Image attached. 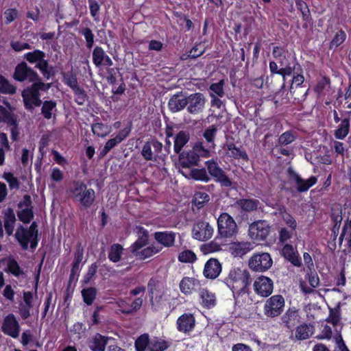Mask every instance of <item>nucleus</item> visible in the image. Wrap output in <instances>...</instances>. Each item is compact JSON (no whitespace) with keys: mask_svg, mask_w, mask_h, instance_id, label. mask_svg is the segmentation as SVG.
I'll return each instance as SVG.
<instances>
[{"mask_svg":"<svg viewBox=\"0 0 351 351\" xmlns=\"http://www.w3.org/2000/svg\"><path fill=\"white\" fill-rule=\"evenodd\" d=\"M217 131V128L215 125H210L208 128L204 133V137L206 140V141L210 144V147L214 149L215 147V144L214 143V139L216 135V132Z\"/></svg>","mask_w":351,"mask_h":351,"instance_id":"obj_46","label":"nucleus"},{"mask_svg":"<svg viewBox=\"0 0 351 351\" xmlns=\"http://www.w3.org/2000/svg\"><path fill=\"white\" fill-rule=\"evenodd\" d=\"M192 150L197 156V159L199 161L200 157L208 158L210 156V150L209 149L205 148L202 143H196Z\"/></svg>","mask_w":351,"mask_h":351,"instance_id":"obj_52","label":"nucleus"},{"mask_svg":"<svg viewBox=\"0 0 351 351\" xmlns=\"http://www.w3.org/2000/svg\"><path fill=\"white\" fill-rule=\"evenodd\" d=\"M162 149V144L158 141L153 140L145 143L141 154L146 160H155Z\"/></svg>","mask_w":351,"mask_h":351,"instance_id":"obj_15","label":"nucleus"},{"mask_svg":"<svg viewBox=\"0 0 351 351\" xmlns=\"http://www.w3.org/2000/svg\"><path fill=\"white\" fill-rule=\"evenodd\" d=\"M92 131L94 134L104 138L110 133L111 128L101 123H96L92 125Z\"/></svg>","mask_w":351,"mask_h":351,"instance_id":"obj_40","label":"nucleus"},{"mask_svg":"<svg viewBox=\"0 0 351 351\" xmlns=\"http://www.w3.org/2000/svg\"><path fill=\"white\" fill-rule=\"evenodd\" d=\"M255 292L260 296L267 297L270 295L274 289V283L268 277L261 276L254 282Z\"/></svg>","mask_w":351,"mask_h":351,"instance_id":"obj_12","label":"nucleus"},{"mask_svg":"<svg viewBox=\"0 0 351 351\" xmlns=\"http://www.w3.org/2000/svg\"><path fill=\"white\" fill-rule=\"evenodd\" d=\"M199 297L202 305L207 308L213 307L216 304V297L215 293L206 289H199Z\"/></svg>","mask_w":351,"mask_h":351,"instance_id":"obj_29","label":"nucleus"},{"mask_svg":"<svg viewBox=\"0 0 351 351\" xmlns=\"http://www.w3.org/2000/svg\"><path fill=\"white\" fill-rule=\"evenodd\" d=\"M169 347L166 341L154 337L150 339L149 351H164Z\"/></svg>","mask_w":351,"mask_h":351,"instance_id":"obj_37","label":"nucleus"},{"mask_svg":"<svg viewBox=\"0 0 351 351\" xmlns=\"http://www.w3.org/2000/svg\"><path fill=\"white\" fill-rule=\"evenodd\" d=\"M123 247L118 243L111 245L108 253V258L113 263H117L120 261L121 254L123 253Z\"/></svg>","mask_w":351,"mask_h":351,"instance_id":"obj_38","label":"nucleus"},{"mask_svg":"<svg viewBox=\"0 0 351 351\" xmlns=\"http://www.w3.org/2000/svg\"><path fill=\"white\" fill-rule=\"evenodd\" d=\"M33 217L34 215L31 208H23L18 212L19 219L25 223H29Z\"/></svg>","mask_w":351,"mask_h":351,"instance_id":"obj_55","label":"nucleus"},{"mask_svg":"<svg viewBox=\"0 0 351 351\" xmlns=\"http://www.w3.org/2000/svg\"><path fill=\"white\" fill-rule=\"evenodd\" d=\"M2 332L13 338H17L20 333V325L15 315L12 313L5 317L2 326Z\"/></svg>","mask_w":351,"mask_h":351,"instance_id":"obj_14","label":"nucleus"},{"mask_svg":"<svg viewBox=\"0 0 351 351\" xmlns=\"http://www.w3.org/2000/svg\"><path fill=\"white\" fill-rule=\"evenodd\" d=\"M186 97L180 98L178 94L173 95L169 99L168 106L173 112L183 110L186 106Z\"/></svg>","mask_w":351,"mask_h":351,"instance_id":"obj_31","label":"nucleus"},{"mask_svg":"<svg viewBox=\"0 0 351 351\" xmlns=\"http://www.w3.org/2000/svg\"><path fill=\"white\" fill-rule=\"evenodd\" d=\"M195 319L191 313H184L177 320V328L180 332H189L194 328Z\"/></svg>","mask_w":351,"mask_h":351,"instance_id":"obj_19","label":"nucleus"},{"mask_svg":"<svg viewBox=\"0 0 351 351\" xmlns=\"http://www.w3.org/2000/svg\"><path fill=\"white\" fill-rule=\"evenodd\" d=\"M14 77L19 82L27 80L32 82L36 81L38 79V75L36 71L23 62L16 66L14 73Z\"/></svg>","mask_w":351,"mask_h":351,"instance_id":"obj_11","label":"nucleus"},{"mask_svg":"<svg viewBox=\"0 0 351 351\" xmlns=\"http://www.w3.org/2000/svg\"><path fill=\"white\" fill-rule=\"evenodd\" d=\"M346 38V34L343 30H339L336 34L335 35L333 39L331 40L330 43V48H337L341 44H342Z\"/></svg>","mask_w":351,"mask_h":351,"instance_id":"obj_54","label":"nucleus"},{"mask_svg":"<svg viewBox=\"0 0 351 351\" xmlns=\"http://www.w3.org/2000/svg\"><path fill=\"white\" fill-rule=\"evenodd\" d=\"M81 34L84 36L86 41V47L90 49L94 43V34L91 29L88 27H85L82 29Z\"/></svg>","mask_w":351,"mask_h":351,"instance_id":"obj_60","label":"nucleus"},{"mask_svg":"<svg viewBox=\"0 0 351 351\" xmlns=\"http://www.w3.org/2000/svg\"><path fill=\"white\" fill-rule=\"evenodd\" d=\"M37 223L33 222L29 229H25L23 226H20L16 231L15 237L21 244L23 250H27L29 244L30 247L34 249L37 245Z\"/></svg>","mask_w":351,"mask_h":351,"instance_id":"obj_4","label":"nucleus"},{"mask_svg":"<svg viewBox=\"0 0 351 351\" xmlns=\"http://www.w3.org/2000/svg\"><path fill=\"white\" fill-rule=\"evenodd\" d=\"M176 234L172 232H157L154 233V239L165 247L173 245Z\"/></svg>","mask_w":351,"mask_h":351,"instance_id":"obj_28","label":"nucleus"},{"mask_svg":"<svg viewBox=\"0 0 351 351\" xmlns=\"http://www.w3.org/2000/svg\"><path fill=\"white\" fill-rule=\"evenodd\" d=\"M221 271V265L217 259L210 258L205 264L204 276L210 279L216 278Z\"/></svg>","mask_w":351,"mask_h":351,"instance_id":"obj_20","label":"nucleus"},{"mask_svg":"<svg viewBox=\"0 0 351 351\" xmlns=\"http://www.w3.org/2000/svg\"><path fill=\"white\" fill-rule=\"evenodd\" d=\"M221 250V245L214 241L203 244L200 247V250L204 254L219 252Z\"/></svg>","mask_w":351,"mask_h":351,"instance_id":"obj_47","label":"nucleus"},{"mask_svg":"<svg viewBox=\"0 0 351 351\" xmlns=\"http://www.w3.org/2000/svg\"><path fill=\"white\" fill-rule=\"evenodd\" d=\"M16 118L11 110L6 109L2 106H0V121L9 124H14L16 122Z\"/></svg>","mask_w":351,"mask_h":351,"instance_id":"obj_39","label":"nucleus"},{"mask_svg":"<svg viewBox=\"0 0 351 351\" xmlns=\"http://www.w3.org/2000/svg\"><path fill=\"white\" fill-rule=\"evenodd\" d=\"M218 234L222 238H230L237 232V225L234 219L228 213L219 215L217 219Z\"/></svg>","mask_w":351,"mask_h":351,"instance_id":"obj_5","label":"nucleus"},{"mask_svg":"<svg viewBox=\"0 0 351 351\" xmlns=\"http://www.w3.org/2000/svg\"><path fill=\"white\" fill-rule=\"evenodd\" d=\"M272 263L269 254L265 252L254 254L248 261L249 267L258 272L267 271L271 267Z\"/></svg>","mask_w":351,"mask_h":351,"instance_id":"obj_7","label":"nucleus"},{"mask_svg":"<svg viewBox=\"0 0 351 351\" xmlns=\"http://www.w3.org/2000/svg\"><path fill=\"white\" fill-rule=\"evenodd\" d=\"M314 328L311 324H302L297 326L295 330V337L291 338L295 341H302L310 338L313 334Z\"/></svg>","mask_w":351,"mask_h":351,"instance_id":"obj_25","label":"nucleus"},{"mask_svg":"<svg viewBox=\"0 0 351 351\" xmlns=\"http://www.w3.org/2000/svg\"><path fill=\"white\" fill-rule=\"evenodd\" d=\"M108 337L99 333L95 334L88 341V347L92 351H104Z\"/></svg>","mask_w":351,"mask_h":351,"instance_id":"obj_26","label":"nucleus"},{"mask_svg":"<svg viewBox=\"0 0 351 351\" xmlns=\"http://www.w3.org/2000/svg\"><path fill=\"white\" fill-rule=\"evenodd\" d=\"M269 229L270 227L266 221L258 220L250 225L248 234L252 239L261 241L267 237Z\"/></svg>","mask_w":351,"mask_h":351,"instance_id":"obj_9","label":"nucleus"},{"mask_svg":"<svg viewBox=\"0 0 351 351\" xmlns=\"http://www.w3.org/2000/svg\"><path fill=\"white\" fill-rule=\"evenodd\" d=\"M198 162L197 156L193 150L182 152L179 155L178 164L181 167L180 169L189 171V169H192L193 166L198 165Z\"/></svg>","mask_w":351,"mask_h":351,"instance_id":"obj_17","label":"nucleus"},{"mask_svg":"<svg viewBox=\"0 0 351 351\" xmlns=\"http://www.w3.org/2000/svg\"><path fill=\"white\" fill-rule=\"evenodd\" d=\"M213 227L206 221H198L194 224L192 234L193 237L199 241H206L210 239L213 234Z\"/></svg>","mask_w":351,"mask_h":351,"instance_id":"obj_13","label":"nucleus"},{"mask_svg":"<svg viewBox=\"0 0 351 351\" xmlns=\"http://www.w3.org/2000/svg\"><path fill=\"white\" fill-rule=\"evenodd\" d=\"M285 304V299L281 295H274L266 300L263 308L264 314L268 317H276L282 313Z\"/></svg>","mask_w":351,"mask_h":351,"instance_id":"obj_6","label":"nucleus"},{"mask_svg":"<svg viewBox=\"0 0 351 351\" xmlns=\"http://www.w3.org/2000/svg\"><path fill=\"white\" fill-rule=\"evenodd\" d=\"M283 256L295 266H300L301 261L291 245L286 244L282 250Z\"/></svg>","mask_w":351,"mask_h":351,"instance_id":"obj_30","label":"nucleus"},{"mask_svg":"<svg viewBox=\"0 0 351 351\" xmlns=\"http://www.w3.org/2000/svg\"><path fill=\"white\" fill-rule=\"evenodd\" d=\"M82 295L84 299V302L87 305H91L95 299L97 290L93 287L84 289L82 291Z\"/></svg>","mask_w":351,"mask_h":351,"instance_id":"obj_45","label":"nucleus"},{"mask_svg":"<svg viewBox=\"0 0 351 351\" xmlns=\"http://www.w3.org/2000/svg\"><path fill=\"white\" fill-rule=\"evenodd\" d=\"M189 141V133L186 131H180L174 138V152L176 154H179Z\"/></svg>","mask_w":351,"mask_h":351,"instance_id":"obj_32","label":"nucleus"},{"mask_svg":"<svg viewBox=\"0 0 351 351\" xmlns=\"http://www.w3.org/2000/svg\"><path fill=\"white\" fill-rule=\"evenodd\" d=\"M210 199L209 195L204 192H197L195 194L193 203L198 208H202L205 202Z\"/></svg>","mask_w":351,"mask_h":351,"instance_id":"obj_50","label":"nucleus"},{"mask_svg":"<svg viewBox=\"0 0 351 351\" xmlns=\"http://www.w3.org/2000/svg\"><path fill=\"white\" fill-rule=\"evenodd\" d=\"M178 260L182 263H193L196 260V255L191 250H184L179 254Z\"/></svg>","mask_w":351,"mask_h":351,"instance_id":"obj_56","label":"nucleus"},{"mask_svg":"<svg viewBox=\"0 0 351 351\" xmlns=\"http://www.w3.org/2000/svg\"><path fill=\"white\" fill-rule=\"evenodd\" d=\"M279 210L282 214V217L286 224L289 226L292 230H295L297 226V223L295 219L289 213L286 212L285 207L280 208Z\"/></svg>","mask_w":351,"mask_h":351,"instance_id":"obj_51","label":"nucleus"},{"mask_svg":"<svg viewBox=\"0 0 351 351\" xmlns=\"http://www.w3.org/2000/svg\"><path fill=\"white\" fill-rule=\"evenodd\" d=\"M36 68L38 69L41 71L45 77L47 79L49 78L51 75V71L49 69V64L47 60L42 58V60L37 62Z\"/></svg>","mask_w":351,"mask_h":351,"instance_id":"obj_57","label":"nucleus"},{"mask_svg":"<svg viewBox=\"0 0 351 351\" xmlns=\"http://www.w3.org/2000/svg\"><path fill=\"white\" fill-rule=\"evenodd\" d=\"M68 193L73 201L82 208H90L95 199V191L88 188L86 184L79 181L74 182L71 184Z\"/></svg>","mask_w":351,"mask_h":351,"instance_id":"obj_1","label":"nucleus"},{"mask_svg":"<svg viewBox=\"0 0 351 351\" xmlns=\"http://www.w3.org/2000/svg\"><path fill=\"white\" fill-rule=\"evenodd\" d=\"M161 248L159 247L154 246V245L151 246H148L140 252L135 254L136 256L138 257L140 259H146L147 258L151 257L152 256L158 253L160 251Z\"/></svg>","mask_w":351,"mask_h":351,"instance_id":"obj_41","label":"nucleus"},{"mask_svg":"<svg viewBox=\"0 0 351 351\" xmlns=\"http://www.w3.org/2000/svg\"><path fill=\"white\" fill-rule=\"evenodd\" d=\"M258 201L256 199H241L236 202L235 205L246 212L256 210Z\"/></svg>","mask_w":351,"mask_h":351,"instance_id":"obj_33","label":"nucleus"},{"mask_svg":"<svg viewBox=\"0 0 351 351\" xmlns=\"http://www.w3.org/2000/svg\"><path fill=\"white\" fill-rule=\"evenodd\" d=\"M148 233L147 231H143L142 234L130 247L131 252L135 255L140 252L141 249L147 244Z\"/></svg>","mask_w":351,"mask_h":351,"instance_id":"obj_35","label":"nucleus"},{"mask_svg":"<svg viewBox=\"0 0 351 351\" xmlns=\"http://www.w3.org/2000/svg\"><path fill=\"white\" fill-rule=\"evenodd\" d=\"M8 267L10 273L16 277L23 274V271L21 269L18 263L15 260L10 261L8 264Z\"/></svg>","mask_w":351,"mask_h":351,"instance_id":"obj_63","label":"nucleus"},{"mask_svg":"<svg viewBox=\"0 0 351 351\" xmlns=\"http://www.w3.org/2000/svg\"><path fill=\"white\" fill-rule=\"evenodd\" d=\"M75 98V101L79 105H83L86 100V94L84 89L82 88H76L74 91Z\"/></svg>","mask_w":351,"mask_h":351,"instance_id":"obj_64","label":"nucleus"},{"mask_svg":"<svg viewBox=\"0 0 351 351\" xmlns=\"http://www.w3.org/2000/svg\"><path fill=\"white\" fill-rule=\"evenodd\" d=\"M3 177L8 182L10 189H18L19 188V182L12 173H5Z\"/></svg>","mask_w":351,"mask_h":351,"instance_id":"obj_61","label":"nucleus"},{"mask_svg":"<svg viewBox=\"0 0 351 351\" xmlns=\"http://www.w3.org/2000/svg\"><path fill=\"white\" fill-rule=\"evenodd\" d=\"M295 136L291 132H285L282 134L278 138V143L280 145H287L294 141Z\"/></svg>","mask_w":351,"mask_h":351,"instance_id":"obj_59","label":"nucleus"},{"mask_svg":"<svg viewBox=\"0 0 351 351\" xmlns=\"http://www.w3.org/2000/svg\"><path fill=\"white\" fill-rule=\"evenodd\" d=\"M206 165L209 174L216 182H219L224 187H230L232 186V181L215 161L213 160H208L206 162Z\"/></svg>","mask_w":351,"mask_h":351,"instance_id":"obj_8","label":"nucleus"},{"mask_svg":"<svg viewBox=\"0 0 351 351\" xmlns=\"http://www.w3.org/2000/svg\"><path fill=\"white\" fill-rule=\"evenodd\" d=\"M0 92L4 94H14L16 88L11 84L5 78L0 75Z\"/></svg>","mask_w":351,"mask_h":351,"instance_id":"obj_49","label":"nucleus"},{"mask_svg":"<svg viewBox=\"0 0 351 351\" xmlns=\"http://www.w3.org/2000/svg\"><path fill=\"white\" fill-rule=\"evenodd\" d=\"M51 87V84H45L42 82H34L31 87L25 89L22 93L24 104L27 110L40 106L42 101L40 99V90L46 91Z\"/></svg>","mask_w":351,"mask_h":351,"instance_id":"obj_3","label":"nucleus"},{"mask_svg":"<svg viewBox=\"0 0 351 351\" xmlns=\"http://www.w3.org/2000/svg\"><path fill=\"white\" fill-rule=\"evenodd\" d=\"M149 342L147 334L141 335L135 341L136 351H145L147 348L149 349Z\"/></svg>","mask_w":351,"mask_h":351,"instance_id":"obj_44","label":"nucleus"},{"mask_svg":"<svg viewBox=\"0 0 351 351\" xmlns=\"http://www.w3.org/2000/svg\"><path fill=\"white\" fill-rule=\"evenodd\" d=\"M224 80H220L218 82L213 83L210 86V96H217L219 97H223L225 95L224 89Z\"/></svg>","mask_w":351,"mask_h":351,"instance_id":"obj_43","label":"nucleus"},{"mask_svg":"<svg viewBox=\"0 0 351 351\" xmlns=\"http://www.w3.org/2000/svg\"><path fill=\"white\" fill-rule=\"evenodd\" d=\"M56 111V102L52 100L45 101L41 108V113L47 119L52 117L54 112Z\"/></svg>","mask_w":351,"mask_h":351,"instance_id":"obj_36","label":"nucleus"},{"mask_svg":"<svg viewBox=\"0 0 351 351\" xmlns=\"http://www.w3.org/2000/svg\"><path fill=\"white\" fill-rule=\"evenodd\" d=\"M281 319L287 328L291 329L300 322V316L298 310L289 308L282 316Z\"/></svg>","mask_w":351,"mask_h":351,"instance_id":"obj_21","label":"nucleus"},{"mask_svg":"<svg viewBox=\"0 0 351 351\" xmlns=\"http://www.w3.org/2000/svg\"><path fill=\"white\" fill-rule=\"evenodd\" d=\"M254 243L248 241L234 242L230 247L231 253L234 256L242 257L253 250Z\"/></svg>","mask_w":351,"mask_h":351,"instance_id":"obj_22","label":"nucleus"},{"mask_svg":"<svg viewBox=\"0 0 351 351\" xmlns=\"http://www.w3.org/2000/svg\"><path fill=\"white\" fill-rule=\"evenodd\" d=\"M225 283L232 291L234 297L245 293L250 284V274L245 269L234 268L225 279Z\"/></svg>","mask_w":351,"mask_h":351,"instance_id":"obj_2","label":"nucleus"},{"mask_svg":"<svg viewBox=\"0 0 351 351\" xmlns=\"http://www.w3.org/2000/svg\"><path fill=\"white\" fill-rule=\"evenodd\" d=\"M200 282L197 279L184 277L180 282L179 288L182 293L189 295L195 292L200 287Z\"/></svg>","mask_w":351,"mask_h":351,"instance_id":"obj_18","label":"nucleus"},{"mask_svg":"<svg viewBox=\"0 0 351 351\" xmlns=\"http://www.w3.org/2000/svg\"><path fill=\"white\" fill-rule=\"evenodd\" d=\"M296 6L297 8L301 11L303 19L308 21L311 14L307 4L302 0H297Z\"/></svg>","mask_w":351,"mask_h":351,"instance_id":"obj_58","label":"nucleus"},{"mask_svg":"<svg viewBox=\"0 0 351 351\" xmlns=\"http://www.w3.org/2000/svg\"><path fill=\"white\" fill-rule=\"evenodd\" d=\"M350 128L349 119H344L335 132V137L339 139L344 138L348 134Z\"/></svg>","mask_w":351,"mask_h":351,"instance_id":"obj_42","label":"nucleus"},{"mask_svg":"<svg viewBox=\"0 0 351 351\" xmlns=\"http://www.w3.org/2000/svg\"><path fill=\"white\" fill-rule=\"evenodd\" d=\"M45 53L40 50H34L32 52H28L25 54L24 58L30 63H36L39 60H42V58H45Z\"/></svg>","mask_w":351,"mask_h":351,"instance_id":"obj_48","label":"nucleus"},{"mask_svg":"<svg viewBox=\"0 0 351 351\" xmlns=\"http://www.w3.org/2000/svg\"><path fill=\"white\" fill-rule=\"evenodd\" d=\"M289 175L296 184L298 192L302 193L308 190L312 186L316 184L317 179L315 176H311L304 180L293 170H289Z\"/></svg>","mask_w":351,"mask_h":351,"instance_id":"obj_16","label":"nucleus"},{"mask_svg":"<svg viewBox=\"0 0 351 351\" xmlns=\"http://www.w3.org/2000/svg\"><path fill=\"white\" fill-rule=\"evenodd\" d=\"M93 62L97 66L101 65L112 66V60L106 55L104 50L100 47H95L93 51Z\"/></svg>","mask_w":351,"mask_h":351,"instance_id":"obj_23","label":"nucleus"},{"mask_svg":"<svg viewBox=\"0 0 351 351\" xmlns=\"http://www.w3.org/2000/svg\"><path fill=\"white\" fill-rule=\"evenodd\" d=\"M186 110L191 114L202 112L205 108L206 99L201 93L191 94L186 97Z\"/></svg>","mask_w":351,"mask_h":351,"instance_id":"obj_10","label":"nucleus"},{"mask_svg":"<svg viewBox=\"0 0 351 351\" xmlns=\"http://www.w3.org/2000/svg\"><path fill=\"white\" fill-rule=\"evenodd\" d=\"M304 81V77L302 75L298 74L294 75L292 81V84L290 87V92L292 94L296 93L298 90H301L302 86H301Z\"/></svg>","mask_w":351,"mask_h":351,"instance_id":"obj_53","label":"nucleus"},{"mask_svg":"<svg viewBox=\"0 0 351 351\" xmlns=\"http://www.w3.org/2000/svg\"><path fill=\"white\" fill-rule=\"evenodd\" d=\"M16 219L14 210L11 208L4 211L3 223L6 233L10 236L13 234Z\"/></svg>","mask_w":351,"mask_h":351,"instance_id":"obj_27","label":"nucleus"},{"mask_svg":"<svg viewBox=\"0 0 351 351\" xmlns=\"http://www.w3.org/2000/svg\"><path fill=\"white\" fill-rule=\"evenodd\" d=\"M226 147L228 150V154L232 158H242L243 160H247L248 156L246 152L241 149L239 147H237L235 145L232 143H229L226 144Z\"/></svg>","mask_w":351,"mask_h":351,"instance_id":"obj_34","label":"nucleus"},{"mask_svg":"<svg viewBox=\"0 0 351 351\" xmlns=\"http://www.w3.org/2000/svg\"><path fill=\"white\" fill-rule=\"evenodd\" d=\"M329 84L330 80L324 77L318 82L315 88V90L319 95H321L323 94L324 91L329 87Z\"/></svg>","mask_w":351,"mask_h":351,"instance_id":"obj_62","label":"nucleus"},{"mask_svg":"<svg viewBox=\"0 0 351 351\" xmlns=\"http://www.w3.org/2000/svg\"><path fill=\"white\" fill-rule=\"evenodd\" d=\"M179 172L189 179L192 178L205 182H208L210 180L204 169H189V171L180 169Z\"/></svg>","mask_w":351,"mask_h":351,"instance_id":"obj_24","label":"nucleus"}]
</instances>
